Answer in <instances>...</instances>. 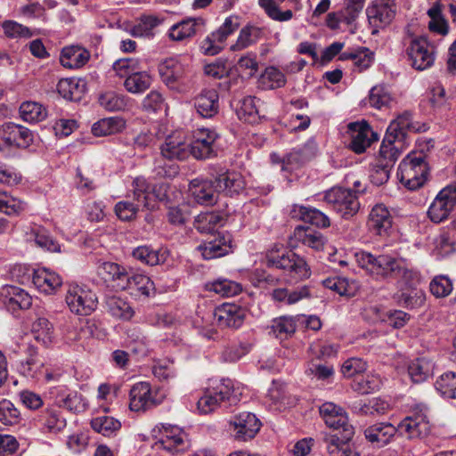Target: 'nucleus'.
Returning <instances> with one entry per match:
<instances>
[{"label":"nucleus","mask_w":456,"mask_h":456,"mask_svg":"<svg viewBox=\"0 0 456 456\" xmlns=\"http://www.w3.org/2000/svg\"><path fill=\"white\" fill-rule=\"evenodd\" d=\"M266 266L282 270L293 282L308 279L311 269L304 257L293 251L279 254V250L273 248L265 256Z\"/></svg>","instance_id":"obj_1"},{"label":"nucleus","mask_w":456,"mask_h":456,"mask_svg":"<svg viewBox=\"0 0 456 456\" xmlns=\"http://www.w3.org/2000/svg\"><path fill=\"white\" fill-rule=\"evenodd\" d=\"M133 194H128L126 200L119 201L115 206V213L122 221H130L135 217L140 209L151 208L152 191L146 179L136 177L133 181Z\"/></svg>","instance_id":"obj_2"},{"label":"nucleus","mask_w":456,"mask_h":456,"mask_svg":"<svg viewBox=\"0 0 456 456\" xmlns=\"http://www.w3.org/2000/svg\"><path fill=\"white\" fill-rule=\"evenodd\" d=\"M355 259L359 266L376 280L395 278L401 270L402 259L387 254L375 256L367 251H361L355 254Z\"/></svg>","instance_id":"obj_3"},{"label":"nucleus","mask_w":456,"mask_h":456,"mask_svg":"<svg viewBox=\"0 0 456 456\" xmlns=\"http://www.w3.org/2000/svg\"><path fill=\"white\" fill-rule=\"evenodd\" d=\"M428 170L426 155L422 151H412L400 163L398 176L406 188L417 190L426 183Z\"/></svg>","instance_id":"obj_4"},{"label":"nucleus","mask_w":456,"mask_h":456,"mask_svg":"<svg viewBox=\"0 0 456 456\" xmlns=\"http://www.w3.org/2000/svg\"><path fill=\"white\" fill-rule=\"evenodd\" d=\"M324 201L344 219H350L360 209L358 196L352 189L333 187L325 192Z\"/></svg>","instance_id":"obj_5"},{"label":"nucleus","mask_w":456,"mask_h":456,"mask_svg":"<svg viewBox=\"0 0 456 456\" xmlns=\"http://www.w3.org/2000/svg\"><path fill=\"white\" fill-rule=\"evenodd\" d=\"M237 397L234 395L233 383L231 379H222L219 384L208 389L199 399L197 406L203 414L215 411L222 402L234 403Z\"/></svg>","instance_id":"obj_6"},{"label":"nucleus","mask_w":456,"mask_h":456,"mask_svg":"<svg viewBox=\"0 0 456 456\" xmlns=\"http://www.w3.org/2000/svg\"><path fill=\"white\" fill-rule=\"evenodd\" d=\"M406 55L413 69L424 70L434 64L435 46L428 41L426 37H415L410 40Z\"/></svg>","instance_id":"obj_7"},{"label":"nucleus","mask_w":456,"mask_h":456,"mask_svg":"<svg viewBox=\"0 0 456 456\" xmlns=\"http://www.w3.org/2000/svg\"><path fill=\"white\" fill-rule=\"evenodd\" d=\"M218 134L209 128H200L193 132L189 143L190 155L199 160L214 158L217 155L216 141Z\"/></svg>","instance_id":"obj_8"},{"label":"nucleus","mask_w":456,"mask_h":456,"mask_svg":"<svg viewBox=\"0 0 456 456\" xmlns=\"http://www.w3.org/2000/svg\"><path fill=\"white\" fill-rule=\"evenodd\" d=\"M456 206V183L450 184L439 191L428 208L430 220L439 224L447 219Z\"/></svg>","instance_id":"obj_9"},{"label":"nucleus","mask_w":456,"mask_h":456,"mask_svg":"<svg viewBox=\"0 0 456 456\" xmlns=\"http://www.w3.org/2000/svg\"><path fill=\"white\" fill-rule=\"evenodd\" d=\"M395 0H375L366 9L370 25L373 28L372 34H377L379 28L389 25L396 14Z\"/></svg>","instance_id":"obj_10"},{"label":"nucleus","mask_w":456,"mask_h":456,"mask_svg":"<svg viewBox=\"0 0 456 456\" xmlns=\"http://www.w3.org/2000/svg\"><path fill=\"white\" fill-rule=\"evenodd\" d=\"M65 300L71 312L85 316L91 314L98 304L94 292L78 286L68 290Z\"/></svg>","instance_id":"obj_11"},{"label":"nucleus","mask_w":456,"mask_h":456,"mask_svg":"<svg viewBox=\"0 0 456 456\" xmlns=\"http://www.w3.org/2000/svg\"><path fill=\"white\" fill-rule=\"evenodd\" d=\"M261 428V422L254 413L242 411L230 421V430L237 441H248L256 436Z\"/></svg>","instance_id":"obj_12"},{"label":"nucleus","mask_w":456,"mask_h":456,"mask_svg":"<svg viewBox=\"0 0 456 456\" xmlns=\"http://www.w3.org/2000/svg\"><path fill=\"white\" fill-rule=\"evenodd\" d=\"M130 272L126 266L114 262H102L97 266L98 276L116 290L127 289Z\"/></svg>","instance_id":"obj_13"},{"label":"nucleus","mask_w":456,"mask_h":456,"mask_svg":"<svg viewBox=\"0 0 456 456\" xmlns=\"http://www.w3.org/2000/svg\"><path fill=\"white\" fill-rule=\"evenodd\" d=\"M205 259H213L227 255L232 249V236L229 232H215L198 246Z\"/></svg>","instance_id":"obj_14"},{"label":"nucleus","mask_w":456,"mask_h":456,"mask_svg":"<svg viewBox=\"0 0 456 456\" xmlns=\"http://www.w3.org/2000/svg\"><path fill=\"white\" fill-rule=\"evenodd\" d=\"M129 408L133 411H145L160 403L157 393H153L148 382L134 384L129 393Z\"/></svg>","instance_id":"obj_15"},{"label":"nucleus","mask_w":456,"mask_h":456,"mask_svg":"<svg viewBox=\"0 0 456 456\" xmlns=\"http://www.w3.org/2000/svg\"><path fill=\"white\" fill-rule=\"evenodd\" d=\"M159 73L162 82L170 89L181 91L184 86L185 68L175 58H168L159 66Z\"/></svg>","instance_id":"obj_16"},{"label":"nucleus","mask_w":456,"mask_h":456,"mask_svg":"<svg viewBox=\"0 0 456 456\" xmlns=\"http://www.w3.org/2000/svg\"><path fill=\"white\" fill-rule=\"evenodd\" d=\"M348 132L351 136L350 148L357 154L364 152L373 141L378 140L376 134L365 121L350 123Z\"/></svg>","instance_id":"obj_17"},{"label":"nucleus","mask_w":456,"mask_h":456,"mask_svg":"<svg viewBox=\"0 0 456 456\" xmlns=\"http://www.w3.org/2000/svg\"><path fill=\"white\" fill-rule=\"evenodd\" d=\"M398 433L408 439L423 438L430 432V424L425 413H414L404 418L398 425Z\"/></svg>","instance_id":"obj_18"},{"label":"nucleus","mask_w":456,"mask_h":456,"mask_svg":"<svg viewBox=\"0 0 456 456\" xmlns=\"http://www.w3.org/2000/svg\"><path fill=\"white\" fill-rule=\"evenodd\" d=\"M215 319L220 328H240L245 320L246 310L234 304H224L216 308Z\"/></svg>","instance_id":"obj_19"},{"label":"nucleus","mask_w":456,"mask_h":456,"mask_svg":"<svg viewBox=\"0 0 456 456\" xmlns=\"http://www.w3.org/2000/svg\"><path fill=\"white\" fill-rule=\"evenodd\" d=\"M0 135L8 145L18 148H28L33 142V134L28 128L12 122L1 126Z\"/></svg>","instance_id":"obj_20"},{"label":"nucleus","mask_w":456,"mask_h":456,"mask_svg":"<svg viewBox=\"0 0 456 456\" xmlns=\"http://www.w3.org/2000/svg\"><path fill=\"white\" fill-rule=\"evenodd\" d=\"M0 294L4 305L12 313L28 309L32 305V297L19 287L4 286L2 288Z\"/></svg>","instance_id":"obj_21"},{"label":"nucleus","mask_w":456,"mask_h":456,"mask_svg":"<svg viewBox=\"0 0 456 456\" xmlns=\"http://www.w3.org/2000/svg\"><path fill=\"white\" fill-rule=\"evenodd\" d=\"M163 158L173 160H183L190 156L189 143L185 142L181 132H175L168 135L160 147Z\"/></svg>","instance_id":"obj_22"},{"label":"nucleus","mask_w":456,"mask_h":456,"mask_svg":"<svg viewBox=\"0 0 456 456\" xmlns=\"http://www.w3.org/2000/svg\"><path fill=\"white\" fill-rule=\"evenodd\" d=\"M214 181L217 192L230 197L240 194L245 188L244 178L240 173L234 171L220 173Z\"/></svg>","instance_id":"obj_23"},{"label":"nucleus","mask_w":456,"mask_h":456,"mask_svg":"<svg viewBox=\"0 0 456 456\" xmlns=\"http://www.w3.org/2000/svg\"><path fill=\"white\" fill-rule=\"evenodd\" d=\"M398 433L397 427L389 422H377L364 430V436L368 442L381 448L388 444L395 434Z\"/></svg>","instance_id":"obj_24"},{"label":"nucleus","mask_w":456,"mask_h":456,"mask_svg":"<svg viewBox=\"0 0 456 456\" xmlns=\"http://www.w3.org/2000/svg\"><path fill=\"white\" fill-rule=\"evenodd\" d=\"M190 191L197 203L206 206L215 204L219 196L214 180L194 179L190 183Z\"/></svg>","instance_id":"obj_25"},{"label":"nucleus","mask_w":456,"mask_h":456,"mask_svg":"<svg viewBox=\"0 0 456 456\" xmlns=\"http://www.w3.org/2000/svg\"><path fill=\"white\" fill-rule=\"evenodd\" d=\"M362 8L363 5L360 2L345 0V7L341 11L332 12L327 15L326 25L331 29H337L340 22L351 24L357 19Z\"/></svg>","instance_id":"obj_26"},{"label":"nucleus","mask_w":456,"mask_h":456,"mask_svg":"<svg viewBox=\"0 0 456 456\" xmlns=\"http://www.w3.org/2000/svg\"><path fill=\"white\" fill-rule=\"evenodd\" d=\"M290 216L293 219L308 223L318 228H328L330 225V220L328 216L314 208L293 205L290 210Z\"/></svg>","instance_id":"obj_27"},{"label":"nucleus","mask_w":456,"mask_h":456,"mask_svg":"<svg viewBox=\"0 0 456 456\" xmlns=\"http://www.w3.org/2000/svg\"><path fill=\"white\" fill-rule=\"evenodd\" d=\"M197 112L206 118L214 117L219 110V94L216 89H203L194 98Z\"/></svg>","instance_id":"obj_28"},{"label":"nucleus","mask_w":456,"mask_h":456,"mask_svg":"<svg viewBox=\"0 0 456 456\" xmlns=\"http://www.w3.org/2000/svg\"><path fill=\"white\" fill-rule=\"evenodd\" d=\"M367 225L369 230L379 236L387 234V231L392 227V216L388 209L381 204L372 208Z\"/></svg>","instance_id":"obj_29"},{"label":"nucleus","mask_w":456,"mask_h":456,"mask_svg":"<svg viewBox=\"0 0 456 456\" xmlns=\"http://www.w3.org/2000/svg\"><path fill=\"white\" fill-rule=\"evenodd\" d=\"M32 282L35 287L45 294H52L62 284L61 276L46 268L33 272Z\"/></svg>","instance_id":"obj_30"},{"label":"nucleus","mask_w":456,"mask_h":456,"mask_svg":"<svg viewBox=\"0 0 456 456\" xmlns=\"http://www.w3.org/2000/svg\"><path fill=\"white\" fill-rule=\"evenodd\" d=\"M411 123V114L404 112L393 120L386 133V141L403 144Z\"/></svg>","instance_id":"obj_31"},{"label":"nucleus","mask_w":456,"mask_h":456,"mask_svg":"<svg viewBox=\"0 0 456 456\" xmlns=\"http://www.w3.org/2000/svg\"><path fill=\"white\" fill-rule=\"evenodd\" d=\"M394 298L396 303L407 309H416L421 307L426 301V294L423 290L411 287L410 289H399L395 294Z\"/></svg>","instance_id":"obj_32"},{"label":"nucleus","mask_w":456,"mask_h":456,"mask_svg":"<svg viewBox=\"0 0 456 456\" xmlns=\"http://www.w3.org/2000/svg\"><path fill=\"white\" fill-rule=\"evenodd\" d=\"M314 156V148L305 144L302 148L293 149L281 160V169L292 171L298 168Z\"/></svg>","instance_id":"obj_33"},{"label":"nucleus","mask_w":456,"mask_h":456,"mask_svg":"<svg viewBox=\"0 0 456 456\" xmlns=\"http://www.w3.org/2000/svg\"><path fill=\"white\" fill-rule=\"evenodd\" d=\"M204 24L205 20L202 18L184 19L170 28L169 37L172 40L183 41L193 37L197 32V27Z\"/></svg>","instance_id":"obj_34"},{"label":"nucleus","mask_w":456,"mask_h":456,"mask_svg":"<svg viewBox=\"0 0 456 456\" xmlns=\"http://www.w3.org/2000/svg\"><path fill=\"white\" fill-rule=\"evenodd\" d=\"M132 256L143 265L154 266L163 264L167 259V251L162 248H154L151 246L143 245L135 248Z\"/></svg>","instance_id":"obj_35"},{"label":"nucleus","mask_w":456,"mask_h":456,"mask_svg":"<svg viewBox=\"0 0 456 456\" xmlns=\"http://www.w3.org/2000/svg\"><path fill=\"white\" fill-rule=\"evenodd\" d=\"M263 29L253 25L242 28L235 44L231 45V51H241L255 44L263 37Z\"/></svg>","instance_id":"obj_36"},{"label":"nucleus","mask_w":456,"mask_h":456,"mask_svg":"<svg viewBox=\"0 0 456 456\" xmlns=\"http://www.w3.org/2000/svg\"><path fill=\"white\" fill-rule=\"evenodd\" d=\"M434 363L426 358H418L408 366V373L414 383L426 381L433 375Z\"/></svg>","instance_id":"obj_37"},{"label":"nucleus","mask_w":456,"mask_h":456,"mask_svg":"<svg viewBox=\"0 0 456 456\" xmlns=\"http://www.w3.org/2000/svg\"><path fill=\"white\" fill-rule=\"evenodd\" d=\"M294 234L298 241L315 250H322L326 242L325 237L321 232L308 227L297 226Z\"/></svg>","instance_id":"obj_38"},{"label":"nucleus","mask_w":456,"mask_h":456,"mask_svg":"<svg viewBox=\"0 0 456 456\" xmlns=\"http://www.w3.org/2000/svg\"><path fill=\"white\" fill-rule=\"evenodd\" d=\"M269 329V333L275 338L281 340L287 339L296 331V320L294 317L281 316L272 321Z\"/></svg>","instance_id":"obj_39"},{"label":"nucleus","mask_w":456,"mask_h":456,"mask_svg":"<svg viewBox=\"0 0 456 456\" xmlns=\"http://www.w3.org/2000/svg\"><path fill=\"white\" fill-rule=\"evenodd\" d=\"M125 126L126 122L121 118H107L94 123L92 126V132L95 136H105L121 131Z\"/></svg>","instance_id":"obj_40"},{"label":"nucleus","mask_w":456,"mask_h":456,"mask_svg":"<svg viewBox=\"0 0 456 456\" xmlns=\"http://www.w3.org/2000/svg\"><path fill=\"white\" fill-rule=\"evenodd\" d=\"M91 427L104 436H111L121 428V422L113 417L103 415L94 418Z\"/></svg>","instance_id":"obj_41"},{"label":"nucleus","mask_w":456,"mask_h":456,"mask_svg":"<svg viewBox=\"0 0 456 456\" xmlns=\"http://www.w3.org/2000/svg\"><path fill=\"white\" fill-rule=\"evenodd\" d=\"M151 77L145 71L130 74L124 82L125 88L132 94H142L150 88Z\"/></svg>","instance_id":"obj_42"},{"label":"nucleus","mask_w":456,"mask_h":456,"mask_svg":"<svg viewBox=\"0 0 456 456\" xmlns=\"http://www.w3.org/2000/svg\"><path fill=\"white\" fill-rule=\"evenodd\" d=\"M106 306L110 314L116 318L130 320L134 315V310L130 305L118 297H107Z\"/></svg>","instance_id":"obj_43"},{"label":"nucleus","mask_w":456,"mask_h":456,"mask_svg":"<svg viewBox=\"0 0 456 456\" xmlns=\"http://www.w3.org/2000/svg\"><path fill=\"white\" fill-rule=\"evenodd\" d=\"M428 15L430 18L428 22V28L432 32L444 36L448 33V23L442 14V4L436 2L431 8L428 11Z\"/></svg>","instance_id":"obj_44"},{"label":"nucleus","mask_w":456,"mask_h":456,"mask_svg":"<svg viewBox=\"0 0 456 456\" xmlns=\"http://www.w3.org/2000/svg\"><path fill=\"white\" fill-rule=\"evenodd\" d=\"M98 102L102 108L109 111L124 110L127 106L126 96L113 91L101 94Z\"/></svg>","instance_id":"obj_45"},{"label":"nucleus","mask_w":456,"mask_h":456,"mask_svg":"<svg viewBox=\"0 0 456 456\" xmlns=\"http://www.w3.org/2000/svg\"><path fill=\"white\" fill-rule=\"evenodd\" d=\"M435 387L444 398H456V373L449 371L442 374L436 379Z\"/></svg>","instance_id":"obj_46"},{"label":"nucleus","mask_w":456,"mask_h":456,"mask_svg":"<svg viewBox=\"0 0 456 456\" xmlns=\"http://www.w3.org/2000/svg\"><path fill=\"white\" fill-rule=\"evenodd\" d=\"M31 332L36 340L47 346L53 338V326L48 319L39 317L33 322Z\"/></svg>","instance_id":"obj_47"},{"label":"nucleus","mask_w":456,"mask_h":456,"mask_svg":"<svg viewBox=\"0 0 456 456\" xmlns=\"http://www.w3.org/2000/svg\"><path fill=\"white\" fill-rule=\"evenodd\" d=\"M260 100L253 96H246L240 102L237 108V116L245 122H254L258 115L257 102Z\"/></svg>","instance_id":"obj_48"},{"label":"nucleus","mask_w":456,"mask_h":456,"mask_svg":"<svg viewBox=\"0 0 456 456\" xmlns=\"http://www.w3.org/2000/svg\"><path fill=\"white\" fill-rule=\"evenodd\" d=\"M20 118L26 122H39L45 118V109L36 102H26L20 106Z\"/></svg>","instance_id":"obj_49"},{"label":"nucleus","mask_w":456,"mask_h":456,"mask_svg":"<svg viewBox=\"0 0 456 456\" xmlns=\"http://www.w3.org/2000/svg\"><path fill=\"white\" fill-rule=\"evenodd\" d=\"M154 283L148 276L130 272L126 289H134L141 295L149 297L154 292Z\"/></svg>","instance_id":"obj_50"},{"label":"nucleus","mask_w":456,"mask_h":456,"mask_svg":"<svg viewBox=\"0 0 456 456\" xmlns=\"http://www.w3.org/2000/svg\"><path fill=\"white\" fill-rule=\"evenodd\" d=\"M21 421V414L9 400L0 401V423L4 426H15Z\"/></svg>","instance_id":"obj_51"},{"label":"nucleus","mask_w":456,"mask_h":456,"mask_svg":"<svg viewBox=\"0 0 456 456\" xmlns=\"http://www.w3.org/2000/svg\"><path fill=\"white\" fill-rule=\"evenodd\" d=\"M332 425H327L329 428L338 431L337 434L340 435L342 442H349L354 434V427L349 423L348 417L346 412L336 415L331 418Z\"/></svg>","instance_id":"obj_52"},{"label":"nucleus","mask_w":456,"mask_h":456,"mask_svg":"<svg viewBox=\"0 0 456 456\" xmlns=\"http://www.w3.org/2000/svg\"><path fill=\"white\" fill-rule=\"evenodd\" d=\"M208 288L222 297H233L242 290L240 284L227 279L216 280L208 284Z\"/></svg>","instance_id":"obj_53"},{"label":"nucleus","mask_w":456,"mask_h":456,"mask_svg":"<svg viewBox=\"0 0 456 456\" xmlns=\"http://www.w3.org/2000/svg\"><path fill=\"white\" fill-rule=\"evenodd\" d=\"M284 1L285 0H259V4L265 9L271 19L278 21H287L292 18L293 13L290 10L281 12L279 9L278 4Z\"/></svg>","instance_id":"obj_54"},{"label":"nucleus","mask_w":456,"mask_h":456,"mask_svg":"<svg viewBox=\"0 0 456 456\" xmlns=\"http://www.w3.org/2000/svg\"><path fill=\"white\" fill-rule=\"evenodd\" d=\"M159 23L160 20L155 16H142L139 22L131 28L130 34L136 37H152L153 29L158 27Z\"/></svg>","instance_id":"obj_55"},{"label":"nucleus","mask_w":456,"mask_h":456,"mask_svg":"<svg viewBox=\"0 0 456 456\" xmlns=\"http://www.w3.org/2000/svg\"><path fill=\"white\" fill-rule=\"evenodd\" d=\"M30 239H33L36 244L51 252H59L60 245L50 236L49 232L42 227L33 229L30 233Z\"/></svg>","instance_id":"obj_56"},{"label":"nucleus","mask_w":456,"mask_h":456,"mask_svg":"<svg viewBox=\"0 0 456 456\" xmlns=\"http://www.w3.org/2000/svg\"><path fill=\"white\" fill-rule=\"evenodd\" d=\"M380 379L373 375L357 376L353 382L354 390L360 394H370L378 390L380 387Z\"/></svg>","instance_id":"obj_57"},{"label":"nucleus","mask_w":456,"mask_h":456,"mask_svg":"<svg viewBox=\"0 0 456 456\" xmlns=\"http://www.w3.org/2000/svg\"><path fill=\"white\" fill-rule=\"evenodd\" d=\"M402 145L398 142H387L385 136L379 150V163L389 164V168H391L400 155L399 147Z\"/></svg>","instance_id":"obj_58"},{"label":"nucleus","mask_w":456,"mask_h":456,"mask_svg":"<svg viewBox=\"0 0 456 456\" xmlns=\"http://www.w3.org/2000/svg\"><path fill=\"white\" fill-rule=\"evenodd\" d=\"M452 282L445 275H437L431 281L429 289L436 297H445L452 291Z\"/></svg>","instance_id":"obj_59"},{"label":"nucleus","mask_w":456,"mask_h":456,"mask_svg":"<svg viewBox=\"0 0 456 456\" xmlns=\"http://www.w3.org/2000/svg\"><path fill=\"white\" fill-rule=\"evenodd\" d=\"M239 26L240 24L237 21V18L230 16L225 19L223 25L217 30L212 32L210 35L214 40L223 45L227 37L239 28Z\"/></svg>","instance_id":"obj_60"},{"label":"nucleus","mask_w":456,"mask_h":456,"mask_svg":"<svg viewBox=\"0 0 456 456\" xmlns=\"http://www.w3.org/2000/svg\"><path fill=\"white\" fill-rule=\"evenodd\" d=\"M175 431L177 433L173 430L170 432L166 431L160 439L159 444L166 451L175 452L182 450V446L184 444L183 436L178 429H175Z\"/></svg>","instance_id":"obj_61"},{"label":"nucleus","mask_w":456,"mask_h":456,"mask_svg":"<svg viewBox=\"0 0 456 456\" xmlns=\"http://www.w3.org/2000/svg\"><path fill=\"white\" fill-rule=\"evenodd\" d=\"M309 351L314 360H325L337 354L338 346L326 342H317L310 346Z\"/></svg>","instance_id":"obj_62"},{"label":"nucleus","mask_w":456,"mask_h":456,"mask_svg":"<svg viewBox=\"0 0 456 456\" xmlns=\"http://www.w3.org/2000/svg\"><path fill=\"white\" fill-rule=\"evenodd\" d=\"M391 100L389 92L382 86H373L369 94V103L376 109L387 106Z\"/></svg>","instance_id":"obj_63"},{"label":"nucleus","mask_w":456,"mask_h":456,"mask_svg":"<svg viewBox=\"0 0 456 456\" xmlns=\"http://www.w3.org/2000/svg\"><path fill=\"white\" fill-rule=\"evenodd\" d=\"M366 369L367 363L364 361L360 358H350L343 363L341 372L346 378H356L362 375Z\"/></svg>","instance_id":"obj_64"}]
</instances>
